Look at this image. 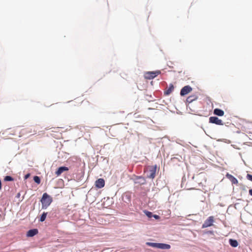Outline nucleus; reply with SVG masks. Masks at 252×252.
<instances>
[{"label":"nucleus","mask_w":252,"mask_h":252,"mask_svg":"<svg viewBox=\"0 0 252 252\" xmlns=\"http://www.w3.org/2000/svg\"><path fill=\"white\" fill-rule=\"evenodd\" d=\"M170 245L166 244L158 243V248L161 249H169Z\"/></svg>","instance_id":"nucleus-12"},{"label":"nucleus","mask_w":252,"mask_h":252,"mask_svg":"<svg viewBox=\"0 0 252 252\" xmlns=\"http://www.w3.org/2000/svg\"><path fill=\"white\" fill-rule=\"evenodd\" d=\"M214 221V218L213 216L209 217L202 224V228H204L209 226H211L213 225V223Z\"/></svg>","instance_id":"nucleus-4"},{"label":"nucleus","mask_w":252,"mask_h":252,"mask_svg":"<svg viewBox=\"0 0 252 252\" xmlns=\"http://www.w3.org/2000/svg\"><path fill=\"white\" fill-rule=\"evenodd\" d=\"M223 114H224V112L222 110H221V116H222L223 115Z\"/></svg>","instance_id":"nucleus-28"},{"label":"nucleus","mask_w":252,"mask_h":252,"mask_svg":"<svg viewBox=\"0 0 252 252\" xmlns=\"http://www.w3.org/2000/svg\"><path fill=\"white\" fill-rule=\"evenodd\" d=\"M30 176V173H28L27 174L25 177H24V179L26 180V179H27L28 178H29Z\"/></svg>","instance_id":"nucleus-23"},{"label":"nucleus","mask_w":252,"mask_h":252,"mask_svg":"<svg viewBox=\"0 0 252 252\" xmlns=\"http://www.w3.org/2000/svg\"><path fill=\"white\" fill-rule=\"evenodd\" d=\"M141 178V177H140V176L137 177V178Z\"/></svg>","instance_id":"nucleus-29"},{"label":"nucleus","mask_w":252,"mask_h":252,"mask_svg":"<svg viewBox=\"0 0 252 252\" xmlns=\"http://www.w3.org/2000/svg\"><path fill=\"white\" fill-rule=\"evenodd\" d=\"M229 244L233 247H236L238 245V242L236 240L229 239Z\"/></svg>","instance_id":"nucleus-14"},{"label":"nucleus","mask_w":252,"mask_h":252,"mask_svg":"<svg viewBox=\"0 0 252 252\" xmlns=\"http://www.w3.org/2000/svg\"><path fill=\"white\" fill-rule=\"evenodd\" d=\"M174 90V86L172 84H170L168 89L165 91L164 94L166 95H168L171 93Z\"/></svg>","instance_id":"nucleus-13"},{"label":"nucleus","mask_w":252,"mask_h":252,"mask_svg":"<svg viewBox=\"0 0 252 252\" xmlns=\"http://www.w3.org/2000/svg\"><path fill=\"white\" fill-rule=\"evenodd\" d=\"M20 193H18L17 194V197H19L20 196Z\"/></svg>","instance_id":"nucleus-27"},{"label":"nucleus","mask_w":252,"mask_h":252,"mask_svg":"<svg viewBox=\"0 0 252 252\" xmlns=\"http://www.w3.org/2000/svg\"><path fill=\"white\" fill-rule=\"evenodd\" d=\"M4 180L5 181H12L14 180L13 178L9 176H6L4 177Z\"/></svg>","instance_id":"nucleus-18"},{"label":"nucleus","mask_w":252,"mask_h":252,"mask_svg":"<svg viewBox=\"0 0 252 252\" xmlns=\"http://www.w3.org/2000/svg\"><path fill=\"white\" fill-rule=\"evenodd\" d=\"M63 128V127H57L56 128L54 127V129H55V130H53L52 131L58 132V131H57V130L59 129V128Z\"/></svg>","instance_id":"nucleus-22"},{"label":"nucleus","mask_w":252,"mask_h":252,"mask_svg":"<svg viewBox=\"0 0 252 252\" xmlns=\"http://www.w3.org/2000/svg\"><path fill=\"white\" fill-rule=\"evenodd\" d=\"M160 73V71H148L144 74V77L146 79H152Z\"/></svg>","instance_id":"nucleus-3"},{"label":"nucleus","mask_w":252,"mask_h":252,"mask_svg":"<svg viewBox=\"0 0 252 252\" xmlns=\"http://www.w3.org/2000/svg\"><path fill=\"white\" fill-rule=\"evenodd\" d=\"M105 181L102 178H99L95 182V186L97 188L101 189L104 187Z\"/></svg>","instance_id":"nucleus-6"},{"label":"nucleus","mask_w":252,"mask_h":252,"mask_svg":"<svg viewBox=\"0 0 252 252\" xmlns=\"http://www.w3.org/2000/svg\"><path fill=\"white\" fill-rule=\"evenodd\" d=\"M47 213L44 212L42 214V215L40 217V220H39L40 221L42 222L45 220L46 218V216H47Z\"/></svg>","instance_id":"nucleus-16"},{"label":"nucleus","mask_w":252,"mask_h":252,"mask_svg":"<svg viewBox=\"0 0 252 252\" xmlns=\"http://www.w3.org/2000/svg\"><path fill=\"white\" fill-rule=\"evenodd\" d=\"M214 113L219 116H220V109H215L214 111Z\"/></svg>","instance_id":"nucleus-19"},{"label":"nucleus","mask_w":252,"mask_h":252,"mask_svg":"<svg viewBox=\"0 0 252 252\" xmlns=\"http://www.w3.org/2000/svg\"><path fill=\"white\" fill-rule=\"evenodd\" d=\"M69 170L68 168L65 166H62L59 167L56 171L55 174L57 176H60L62 173L64 171H67Z\"/></svg>","instance_id":"nucleus-7"},{"label":"nucleus","mask_w":252,"mask_h":252,"mask_svg":"<svg viewBox=\"0 0 252 252\" xmlns=\"http://www.w3.org/2000/svg\"><path fill=\"white\" fill-rule=\"evenodd\" d=\"M146 215L150 218L153 217V214L151 212L147 211L145 212Z\"/></svg>","instance_id":"nucleus-20"},{"label":"nucleus","mask_w":252,"mask_h":252,"mask_svg":"<svg viewBox=\"0 0 252 252\" xmlns=\"http://www.w3.org/2000/svg\"><path fill=\"white\" fill-rule=\"evenodd\" d=\"M38 232V231L37 229H31L27 232V236L28 237H33L36 235Z\"/></svg>","instance_id":"nucleus-10"},{"label":"nucleus","mask_w":252,"mask_h":252,"mask_svg":"<svg viewBox=\"0 0 252 252\" xmlns=\"http://www.w3.org/2000/svg\"><path fill=\"white\" fill-rule=\"evenodd\" d=\"M209 122L217 125H220V120L217 117H211L209 118Z\"/></svg>","instance_id":"nucleus-9"},{"label":"nucleus","mask_w":252,"mask_h":252,"mask_svg":"<svg viewBox=\"0 0 252 252\" xmlns=\"http://www.w3.org/2000/svg\"><path fill=\"white\" fill-rule=\"evenodd\" d=\"M249 194L252 196V189H251L249 191Z\"/></svg>","instance_id":"nucleus-25"},{"label":"nucleus","mask_w":252,"mask_h":252,"mask_svg":"<svg viewBox=\"0 0 252 252\" xmlns=\"http://www.w3.org/2000/svg\"><path fill=\"white\" fill-rule=\"evenodd\" d=\"M198 97L196 95H190L186 99L187 102L190 103L192 102V101L196 100L197 99Z\"/></svg>","instance_id":"nucleus-11"},{"label":"nucleus","mask_w":252,"mask_h":252,"mask_svg":"<svg viewBox=\"0 0 252 252\" xmlns=\"http://www.w3.org/2000/svg\"><path fill=\"white\" fill-rule=\"evenodd\" d=\"M226 177L231 182L232 184H238V181L237 179L232 175L229 174V173H227Z\"/></svg>","instance_id":"nucleus-8"},{"label":"nucleus","mask_w":252,"mask_h":252,"mask_svg":"<svg viewBox=\"0 0 252 252\" xmlns=\"http://www.w3.org/2000/svg\"><path fill=\"white\" fill-rule=\"evenodd\" d=\"M126 196L127 197V199H128V201H130V195H126Z\"/></svg>","instance_id":"nucleus-26"},{"label":"nucleus","mask_w":252,"mask_h":252,"mask_svg":"<svg viewBox=\"0 0 252 252\" xmlns=\"http://www.w3.org/2000/svg\"><path fill=\"white\" fill-rule=\"evenodd\" d=\"M153 217L155 218L156 219H159V217L158 215H153Z\"/></svg>","instance_id":"nucleus-24"},{"label":"nucleus","mask_w":252,"mask_h":252,"mask_svg":"<svg viewBox=\"0 0 252 252\" xmlns=\"http://www.w3.org/2000/svg\"><path fill=\"white\" fill-rule=\"evenodd\" d=\"M192 91V88L189 86H186L184 87L181 90L180 94L182 96L188 94Z\"/></svg>","instance_id":"nucleus-5"},{"label":"nucleus","mask_w":252,"mask_h":252,"mask_svg":"<svg viewBox=\"0 0 252 252\" xmlns=\"http://www.w3.org/2000/svg\"><path fill=\"white\" fill-rule=\"evenodd\" d=\"M246 177L248 180L252 182V175L248 174L247 175Z\"/></svg>","instance_id":"nucleus-21"},{"label":"nucleus","mask_w":252,"mask_h":252,"mask_svg":"<svg viewBox=\"0 0 252 252\" xmlns=\"http://www.w3.org/2000/svg\"><path fill=\"white\" fill-rule=\"evenodd\" d=\"M147 245L154 248H158V243L148 242L147 243Z\"/></svg>","instance_id":"nucleus-15"},{"label":"nucleus","mask_w":252,"mask_h":252,"mask_svg":"<svg viewBox=\"0 0 252 252\" xmlns=\"http://www.w3.org/2000/svg\"><path fill=\"white\" fill-rule=\"evenodd\" d=\"M52 201V198L50 196L46 193H44L43 194L42 197L41 199V202L42 203V208H47L50 205Z\"/></svg>","instance_id":"nucleus-2"},{"label":"nucleus","mask_w":252,"mask_h":252,"mask_svg":"<svg viewBox=\"0 0 252 252\" xmlns=\"http://www.w3.org/2000/svg\"><path fill=\"white\" fill-rule=\"evenodd\" d=\"M33 180L37 184H39L40 183V182H41L40 178L38 176H34Z\"/></svg>","instance_id":"nucleus-17"},{"label":"nucleus","mask_w":252,"mask_h":252,"mask_svg":"<svg viewBox=\"0 0 252 252\" xmlns=\"http://www.w3.org/2000/svg\"><path fill=\"white\" fill-rule=\"evenodd\" d=\"M157 170V166L156 165L148 166L146 170H145V172H146L147 173V178L152 179H154L156 177Z\"/></svg>","instance_id":"nucleus-1"}]
</instances>
